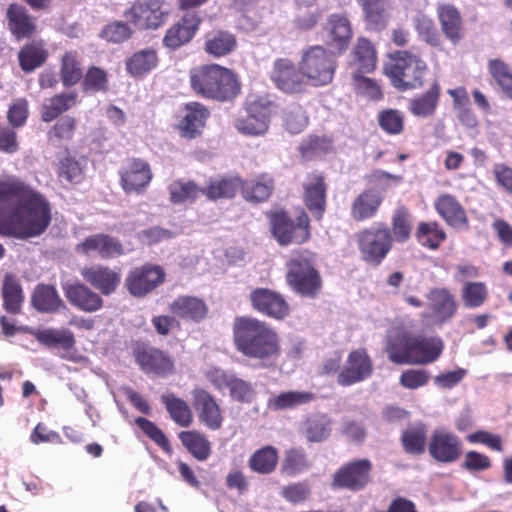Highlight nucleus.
Here are the masks:
<instances>
[{"label":"nucleus","instance_id":"46","mask_svg":"<svg viewBox=\"0 0 512 512\" xmlns=\"http://www.w3.org/2000/svg\"><path fill=\"white\" fill-rule=\"evenodd\" d=\"M161 402L175 424L183 428L191 426L193 423V412L185 400L175 396L173 393H166L161 396Z\"/></svg>","mask_w":512,"mask_h":512},{"label":"nucleus","instance_id":"28","mask_svg":"<svg viewBox=\"0 0 512 512\" xmlns=\"http://www.w3.org/2000/svg\"><path fill=\"white\" fill-rule=\"evenodd\" d=\"M168 309L178 319L194 324L203 322L209 313V307L203 299L190 295L178 296L169 304Z\"/></svg>","mask_w":512,"mask_h":512},{"label":"nucleus","instance_id":"30","mask_svg":"<svg viewBox=\"0 0 512 512\" xmlns=\"http://www.w3.org/2000/svg\"><path fill=\"white\" fill-rule=\"evenodd\" d=\"M76 251L83 255L97 252L102 259H113L124 254V247L120 240L105 233H98L86 237L77 244Z\"/></svg>","mask_w":512,"mask_h":512},{"label":"nucleus","instance_id":"1","mask_svg":"<svg viewBox=\"0 0 512 512\" xmlns=\"http://www.w3.org/2000/svg\"><path fill=\"white\" fill-rule=\"evenodd\" d=\"M51 223L48 201L21 179L0 180V235L28 239L42 235Z\"/></svg>","mask_w":512,"mask_h":512},{"label":"nucleus","instance_id":"53","mask_svg":"<svg viewBox=\"0 0 512 512\" xmlns=\"http://www.w3.org/2000/svg\"><path fill=\"white\" fill-rule=\"evenodd\" d=\"M487 69L501 92L512 101V67L500 58L490 59Z\"/></svg>","mask_w":512,"mask_h":512},{"label":"nucleus","instance_id":"38","mask_svg":"<svg viewBox=\"0 0 512 512\" xmlns=\"http://www.w3.org/2000/svg\"><path fill=\"white\" fill-rule=\"evenodd\" d=\"M31 304L40 313L55 314L66 308L57 289L51 284H38L31 295Z\"/></svg>","mask_w":512,"mask_h":512},{"label":"nucleus","instance_id":"18","mask_svg":"<svg viewBox=\"0 0 512 512\" xmlns=\"http://www.w3.org/2000/svg\"><path fill=\"white\" fill-rule=\"evenodd\" d=\"M36 340L48 348H60L64 352L61 358L74 363L88 361L87 357L77 353L74 333L66 328H47L35 333Z\"/></svg>","mask_w":512,"mask_h":512},{"label":"nucleus","instance_id":"51","mask_svg":"<svg viewBox=\"0 0 512 512\" xmlns=\"http://www.w3.org/2000/svg\"><path fill=\"white\" fill-rule=\"evenodd\" d=\"M330 433L331 419L326 414H313L303 423V435L308 442H322L330 436Z\"/></svg>","mask_w":512,"mask_h":512},{"label":"nucleus","instance_id":"22","mask_svg":"<svg viewBox=\"0 0 512 512\" xmlns=\"http://www.w3.org/2000/svg\"><path fill=\"white\" fill-rule=\"evenodd\" d=\"M373 372V363L365 349L353 350L349 353L343 369L339 372L337 383L351 386L369 378Z\"/></svg>","mask_w":512,"mask_h":512},{"label":"nucleus","instance_id":"17","mask_svg":"<svg viewBox=\"0 0 512 512\" xmlns=\"http://www.w3.org/2000/svg\"><path fill=\"white\" fill-rule=\"evenodd\" d=\"M427 448L431 458L443 464L458 461L463 453L460 437L445 429H435L432 432Z\"/></svg>","mask_w":512,"mask_h":512},{"label":"nucleus","instance_id":"15","mask_svg":"<svg viewBox=\"0 0 512 512\" xmlns=\"http://www.w3.org/2000/svg\"><path fill=\"white\" fill-rule=\"evenodd\" d=\"M120 186L126 194H143L150 185L153 172L142 158H129L119 171Z\"/></svg>","mask_w":512,"mask_h":512},{"label":"nucleus","instance_id":"56","mask_svg":"<svg viewBox=\"0 0 512 512\" xmlns=\"http://www.w3.org/2000/svg\"><path fill=\"white\" fill-rule=\"evenodd\" d=\"M314 399L315 394L310 391H287L271 398L268 406L273 410H287L310 403Z\"/></svg>","mask_w":512,"mask_h":512},{"label":"nucleus","instance_id":"27","mask_svg":"<svg viewBox=\"0 0 512 512\" xmlns=\"http://www.w3.org/2000/svg\"><path fill=\"white\" fill-rule=\"evenodd\" d=\"M324 31L327 34V46L334 49L337 54L344 53L352 39L353 30L351 22L343 13H334L328 16Z\"/></svg>","mask_w":512,"mask_h":512},{"label":"nucleus","instance_id":"58","mask_svg":"<svg viewBox=\"0 0 512 512\" xmlns=\"http://www.w3.org/2000/svg\"><path fill=\"white\" fill-rule=\"evenodd\" d=\"M393 242L405 243L409 240L412 232V221L409 210L404 207H398L391 219V228Z\"/></svg>","mask_w":512,"mask_h":512},{"label":"nucleus","instance_id":"41","mask_svg":"<svg viewBox=\"0 0 512 512\" xmlns=\"http://www.w3.org/2000/svg\"><path fill=\"white\" fill-rule=\"evenodd\" d=\"M158 63L157 51L154 48L146 47L132 53L125 60V69L132 78H143L154 70Z\"/></svg>","mask_w":512,"mask_h":512},{"label":"nucleus","instance_id":"48","mask_svg":"<svg viewBox=\"0 0 512 512\" xmlns=\"http://www.w3.org/2000/svg\"><path fill=\"white\" fill-rule=\"evenodd\" d=\"M415 237L422 247L437 250L446 240L447 234L437 221H422L417 226Z\"/></svg>","mask_w":512,"mask_h":512},{"label":"nucleus","instance_id":"23","mask_svg":"<svg viewBox=\"0 0 512 512\" xmlns=\"http://www.w3.org/2000/svg\"><path fill=\"white\" fill-rule=\"evenodd\" d=\"M271 78L275 85L286 93H301L308 83L300 66L297 69L294 63L286 58L275 60Z\"/></svg>","mask_w":512,"mask_h":512},{"label":"nucleus","instance_id":"47","mask_svg":"<svg viewBox=\"0 0 512 512\" xmlns=\"http://www.w3.org/2000/svg\"><path fill=\"white\" fill-rule=\"evenodd\" d=\"M3 308L10 314H18L22 309L24 294L17 278L7 273L2 284Z\"/></svg>","mask_w":512,"mask_h":512},{"label":"nucleus","instance_id":"24","mask_svg":"<svg viewBox=\"0 0 512 512\" xmlns=\"http://www.w3.org/2000/svg\"><path fill=\"white\" fill-rule=\"evenodd\" d=\"M62 289L70 305L80 311L94 313L104 306L102 296L85 283H66Z\"/></svg>","mask_w":512,"mask_h":512},{"label":"nucleus","instance_id":"11","mask_svg":"<svg viewBox=\"0 0 512 512\" xmlns=\"http://www.w3.org/2000/svg\"><path fill=\"white\" fill-rule=\"evenodd\" d=\"M165 279L166 273L162 266L145 263L128 271L124 286L131 296L141 299L154 292Z\"/></svg>","mask_w":512,"mask_h":512},{"label":"nucleus","instance_id":"36","mask_svg":"<svg viewBox=\"0 0 512 512\" xmlns=\"http://www.w3.org/2000/svg\"><path fill=\"white\" fill-rule=\"evenodd\" d=\"M274 189V178L268 173H260L252 179H242L240 191L246 201L263 203L271 197Z\"/></svg>","mask_w":512,"mask_h":512},{"label":"nucleus","instance_id":"29","mask_svg":"<svg viewBox=\"0 0 512 512\" xmlns=\"http://www.w3.org/2000/svg\"><path fill=\"white\" fill-rule=\"evenodd\" d=\"M238 47L237 36L230 30L215 28L203 36V51L213 58H225L236 51Z\"/></svg>","mask_w":512,"mask_h":512},{"label":"nucleus","instance_id":"32","mask_svg":"<svg viewBox=\"0 0 512 512\" xmlns=\"http://www.w3.org/2000/svg\"><path fill=\"white\" fill-rule=\"evenodd\" d=\"M184 111L185 114L179 122L181 135L187 139H194L202 133L210 117V111L197 101L186 103Z\"/></svg>","mask_w":512,"mask_h":512},{"label":"nucleus","instance_id":"44","mask_svg":"<svg viewBox=\"0 0 512 512\" xmlns=\"http://www.w3.org/2000/svg\"><path fill=\"white\" fill-rule=\"evenodd\" d=\"M413 335L399 331L390 336L386 343L388 358L394 364H411Z\"/></svg>","mask_w":512,"mask_h":512},{"label":"nucleus","instance_id":"6","mask_svg":"<svg viewBox=\"0 0 512 512\" xmlns=\"http://www.w3.org/2000/svg\"><path fill=\"white\" fill-rule=\"evenodd\" d=\"M265 216L270 233L280 246L301 245L310 240V218L304 209L295 218L283 209L267 211Z\"/></svg>","mask_w":512,"mask_h":512},{"label":"nucleus","instance_id":"13","mask_svg":"<svg viewBox=\"0 0 512 512\" xmlns=\"http://www.w3.org/2000/svg\"><path fill=\"white\" fill-rule=\"evenodd\" d=\"M132 355L140 370L146 374L166 376L174 371L172 357L164 350L153 347L146 342H134L132 344Z\"/></svg>","mask_w":512,"mask_h":512},{"label":"nucleus","instance_id":"26","mask_svg":"<svg viewBox=\"0 0 512 512\" xmlns=\"http://www.w3.org/2000/svg\"><path fill=\"white\" fill-rule=\"evenodd\" d=\"M441 32L453 45H459L465 38V26L462 15L457 7L449 3H441L436 8Z\"/></svg>","mask_w":512,"mask_h":512},{"label":"nucleus","instance_id":"60","mask_svg":"<svg viewBox=\"0 0 512 512\" xmlns=\"http://www.w3.org/2000/svg\"><path fill=\"white\" fill-rule=\"evenodd\" d=\"M81 88L85 93H106L109 88L107 71L98 66H90L82 76Z\"/></svg>","mask_w":512,"mask_h":512},{"label":"nucleus","instance_id":"50","mask_svg":"<svg viewBox=\"0 0 512 512\" xmlns=\"http://www.w3.org/2000/svg\"><path fill=\"white\" fill-rule=\"evenodd\" d=\"M59 76L65 88L76 85L83 76L81 62L77 51H65L60 59Z\"/></svg>","mask_w":512,"mask_h":512},{"label":"nucleus","instance_id":"12","mask_svg":"<svg viewBox=\"0 0 512 512\" xmlns=\"http://www.w3.org/2000/svg\"><path fill=\"white\" fill-rule=\"evenodd\" d=\"M274 102L267 96H258L247 103L245 117L236 120L235 127L243 135L261 136L267 133Z\"/></svg>","mask_w":512,"mask_h":512},{"label":"nucleus","instance_id":"33","mask_svg":"<svg viewBox=\"0 0 512 512\" xmlns=\"http://www.w3.org/2000/svg\"><path fill=\"white\" fill-rule=\"evenodd\" d=\"M434 207L447 225L458 229L468 228L469 219L466 211L455 196L448 193L439 195Z\"/></svg>","mask_w":512,"mask_h":512},{"label":"nucleus","instance_id":"8","mask_svg":"<svg viewBox=\"0 0 512 512\" xmlns=\"http://www.w3.org/2000/svg\"><path fill=\"white\" fill-rule=\"evenodd\" d=\"M356 241L361 259L374 267L383 262L393 247L392 232L384 222L360 230Z\"/></svg>","mask_w":512,"mask_h":512},{"label":"nucleus","instance_id":"25","mask_svg":"<svg viewBox=\"0 0 512 512\" xmlns=\"http://www.w3.org/2000/svg\"><path fill=\"white\" fill-rule=\"evenodd\" d=\"M5 18L9 32L18 41L30 39L37 33L35 18L20 3H10L7 6Z\"/></svg>","mask_w":512,"mask_h":512},{"label":"nucleus","instance_id":"14","mask_svg":"<svg viewBox=\"0 0 512 512\" xmlns=\"http://www.w3.org/2000/svg\"><path fill=\"white\" fill-rule=\"evenodd\" d=\"M203 17L199 11H187L165 32L162 44L170 50H177L190 43L200 30Z\"/></svg>","mask_w":512,"mask_h":512},{"label":"nucleus","instance_id":"59","mask_svg":"<svg viewBox=\"0 0 512 512\" xmlns=\"http://www.w3.org/2000/svg\"><path fill=\"white\" fill-rule=\"evenodd\" d=\"M134 27L127 21L114 20L104 25L99 37L108 43L122 44L133 37Z\"/></svg>","mask_w":512,"mask_h":512},{"label":"nucleus","instance_id":"42","mask_svg":"<svg viewBox=\"0 0 512 512\" xmlns=\"http://www.w3.org/2000/svg\"><path fill=\"white\" fill-rule=\"evenodd\" d=\"M350 65L359 73H371L376 68L377 51L375 45L365 37H360L351 53Z\"/></svg>","mask_w":512,"mask_h":512},{"label":"nucleus","instance_id":"10","mask_svg":"<svg viewBox=\"0 0 512 512\" xmlns=\"http://www.w3.org/2000/svg\"><path fill=\"white\" fill-rule=\"evenodd\" d=\"M164 6L165 0H135L123 16L136 30H157L169 16Z\"/></svg>","mask_w":512,"mask_h":512},{"label":"nucleus","instance_id":"52","mask_svg":"<svg viewBox=\"0 0 512 512\" xmlns=\"http://www.w3.org/2000/svg\"><path fill=\"white\" fill-rule=\"evenodd\" d=\"M278 459V450L271 445H267L256 450L250 456L248 466L255 473L267 475L276 469Z\"/></svg>","mask_w":512,"mask_h":512},{"label":"nucleus","instance_id":"40","mask_svg":"<svg viewBox=\"0 0 512 512\" xmlns=\"http://www.w3.org/2000/svg\"><path fill=\"white\" fill-rule=\"evenodd\" d=\"M47 44L43 39H32L21 47L18 61L21 70L31 73L41 67L48 59Z\"/></svg>","mask_w":512,"mask_h":512},{"label":"nucleus","instance_id":"45","mask_svg":"<svg viewBox=\"0 0 512 512\" xmlns=\"http://www.w3.org/2000/svg\"><path fill=\"white\" fill-rule=\"evenodd\" d=\"M185 449L198 461H206L211 453V443L207 436L198 430H185L178 434Z\"/></svg>","mask_w":512,"mask_h":512},{"label":"nucleus","instance_id":"34","mask_svg":"<svg viewBox=\"0 0 512 512\" xmlns=\"http://www.w3.org/2000/svg\"><path fill=\"white\" fill-rule=\"evenodd\" d=\"M383 203V195L375 189H365L352 201L350 216L355 222L374 218Z\"/></svg>","mask_w":512,"mask_h":512},{"label":"nucleus","instance_id":"31","mask_svg":"<svg viewBox=\"0 0 512 512\" xmlns=\"http://www.w3.org/2000/svg\"><path fill=\"white\" fill-rule=\"evenodd\" d=\"M431 317L435 324L449 322L457 313L458 303L454 294L447 288H433L427 295Z\"/></svg>","mask_w":512,"mask_h":512},{"label":"nucleus","instance_id":"21","mask_svg":"<svg viewBox=\"0 0 512 512\" xmlns=\"http://www.w3.org/2000/svg\"><path fill=\"white\" fill-rule=\"evenodd\" d=\"M80 275L102 296L114 294L121 284V273L117 269L102 264H93L81 269Z\"/></svg>","mask_w":512,"mask_h":512},{"label":"nucleus","instance_id":"54","mask_svg":"<svg viewBox=\"0 0 512 512\" xmlns=\"http://www.w3.org/2000/svg\"><path fill=\"white\" fill-rule=\"evenodd\" d=\"M311 463L303 448H290L285 451L281 462V474L296 476L308 471Z\"/></svg>","mask_w":512,"mask_h":512},{"label":"nucleus","instance_id":"35","mask_svg":"<svg viewBox=\"0 0 512 512\" xmlns=\"http://www.w3.org/2000/svg\"><path fill=\"white\" fill-rule=\"evenodd\" d=\"M388 0H356L363 14L365 28L381 32L387 28L390 14L387 10Z\"/></svg>","mask_w":512,"mask_h":512},{"label":"nucleus","instance_id":"4","mask_svg":"<svg viewBox=\"0 0 512 512\" xmlns=\"http://www.w3.org/2000/svg\"><path fill=\"white\" fill-rule=\"evenodd\" d=\"M383 71L395 89L406 92L423 87L428 65L419 53L396 50L387 54Z\"/></svg>","mask_w":512,"mask_h":512},{"label":"nucleus","instance_id":"63","mask_svg":"<svg viewBox=\"0 0 512 512\" xmlns=\"http://www.w3.org/2000/svg\"><path fill=\"white\" fill-rule=\"evenodd\" d=\"M414 28L418 36L426 44L435 48H442L443 41L441 35L430 17L425 15L417 16L414 19Z\"/></svg>","mask_w":512,"mask_h":512},{"label":"nucleus","instance_id":"55","mask_svg":"<svg viewBox=\"0 0 512 512\" xmlns=\"http://www.w3.org/2000/svg\"><path fill=\"white\" fill-rule=\"evenodd\" d=\"M401 444L407 454L421 455L427 444V429L424 424H418L403 431Z\"/></svg>","mask_w":512,"mask_h":512},{"label":"nucleus","instance_id":"5","mask_svg":"<svg viewBox=\"0 0 512 512\" xmlns=\"http://www.w3.org/2000/svg\"><path fill=\"white\" fill-rule=\"evenodd\" d=\"M286 282L302 297L316 298L323 286L319 271L315 267V254L308 249L294 250L286 262Z\"/></svg>","mask_w":512,"mask_h":512},{"label":"nucleus","instance_id":"20","mask_svg":"<svg viewBox=\"0 0 512 512\" xmlns=\"http://www.w3.org/2000/svg\"><path fill=\"white\" fill-rule=\"evenodd\" d=\"M252 308L262 315L283 320L290 313V307L282 294L268 288H256L250 293Z\"/></svg>","mask_w":512,"mask_h":512},{"label":"nucleus","instance_id":"37","mask_svg":"<svg viewBox=\"0 0 512 512\" xmlns=\"http://www.w3.org/2000/svg\"><path fill=\"white\" fill-rule=\"evenodd\" d=\"M444 348L439 337L413 336L411 365H425L436 361Z\"/></svg>","mask_w":512,"mask_h":512},{"label":"nucleus","instance_id":"3","mask_svg":"<svg viewBox=\"0 0 512 512\" xmlns=\"http://www.w3.org/2000/svg\"><path fill=\"white\" fill-rule=\"evenodd\" d=\"M192 91L208 100L229 102L241 92V84L236 73L217 63L203 64L189 72Z\"/></svg>","mask_w":512,"mask_h":512},{"label":"nucleus","instance_id":"2","mask_svg":"<svg viewBox=\"0 0 512 512\" xmlns=\"http://www.w3.org/2000/svg\"><path fill=\"white\" fill-rule=\"evenodd\" d=\"M233 344L248 359L267 368L276 364L282 354L278 332L266 321L251 316H237L232 326Z\"/></svg>","mask_w":512,"mask_h":512},{"label":"nucleus","instance_id":"43","mask_svg":"<svg viewBox=\"0 0 512 512\" xmlns=\"http://www.w3.org/2000/svg\"><path fill=\"white\" fill-rule=\"evenodd\" d=\"M78 102V94L75 91L61 92L50 97L41 107V120L45 123L52 122L60 115L71 110Z\"/></svg>","mask_w":512,"mask_h":512},{"label":"nucleus","instance_id":"19","mask_svg":"<svg viewBox=\"0 0 512 512\" xmlns=\"http://www.w3.org/2000/svg\"><path fill=\"white\" fill-rule=\"evenodd\" d=\"M191 394L192 405L197 413L199 422L211 431L221 429L224 416L215 397L201 387L194 388Z\"/></svg>","mask_w":512,"mask_h":512},{"label":"nucleus","instance_id":"39","mask_svg":"<svg viewBox=\"0 0 512 512\" xmlns=\"http://www.w3.org/2000/svg\"><path fill=\"white\" fill-rule=\"evenodd\" d=\"M440 96V83L434 80L427 91L409 100L408 111L418 118L431 117L438 108Z\"/></svg>","mask_w":512,"mask_h":512},{"label":"nucleus","instance_id":"61","mask_svg":"<svg viewBox=\"0 0 512 512\" xmlns=\"http://www.w3.org/2000/svg\"><path fill=\"white\" fill-rule=\"evenodd\" d=\"M168 190L173 204L194 201L201 193L203 194V189L192 181L175 180L169 185Z\"/></svg>","mask_w":512,"mask_h":512},{"label":"nucleus","instance_id":"49","mask_svg":"<svg viewBox=\"0 0 512 512\" xmlns=\"http://www.w3.org/2000/svg\"><path fill=\"white\" fill-rule=\"evenodd\" d=\"M242 178L239 176H225L210 181L208 186L203 189V194L210 200L221 198H233L240 190Z\"/></svg>","mask_w":512,"mask_h":512},{"label":"nucleus","instance_id":"62","mask_svg":"<svg viewBox=\"0 0 512 512\" xmlns=\"http://www.w3.org/2000/svg\"><path fill=\"white\" fill-rule=\"evenodd\" d=\"M58 179L69 184H79L84 179V169L74 157L67 156L59 160L57 165Z\"/></svg>","mask_w":512,"mask_h":512},{"label":"nucleus","instance_id":"57","mask_svg":"<svg viewBox=\"0 0 512 512\" xmlns=\"http://www.w3.org/2000/svg\"><path fill=\"white\" fill-rule=\"evenodd\" d=\"M489 298V291L484 282H465L461 288V300L465 308L481 307Z\"/></svg>","mask_w":512,"mask_h":512},{"label":"nucleus","instance_id":"64","mask_svg":"<svg viewBox=\"0 0 512 512\" xmlns=\"http://www.w3.org/2000/svg\"><path fill=\"white\" fill-rule=\"evenodd\" d=\"M135 423L141 429V431L164 452L168 454L172 453L173 449L168 438L154 422L144 417H137L135 419Z\"/></svg>","mask_w":512,"mask_h":512},{"label":"nucleus","instance_id":"7","mask_svg":"<svg viewBox=\"0 0 512 512\" xmlns=\"http://www.w3.org/2000/svg\"><path fill=\"white\" fill-rule=\"evenodd\" d=\"M337 68L335 54L322 45H313L303 50L300 69L306 81L313 87L329 85Z\"/></svg>","mask_w":512,"mask_h":512},{"label":"nucleus","instance_id":"16","mask_svg":"<svg viewBox=\"0 0 512 512\" xmlns=\"http://www.w3.org/2000/svg\"><path fill=\"white\" fill-rule=\"evenodd\" d=\"M303 203L313 217L320 221L327 207V183L322 171L314 170L306 175L302 184Z\"/></svg>","mask_w":512,"mask_h":512},{"label":"nucleus","instance_id":"9","mask_svg":"<svg viewBox=\"0 0 512 512\" xmlns=\"http://www.w3.org/2000/svg\"><path fill=\"white\" fill-rule=\"evenodd\" d=\"M373 463L368 458H356L342 464L332 475L331 488L359 492L373 482Z\"/></svg>","mask_w":512,"mask_h":512}]
</instances>
